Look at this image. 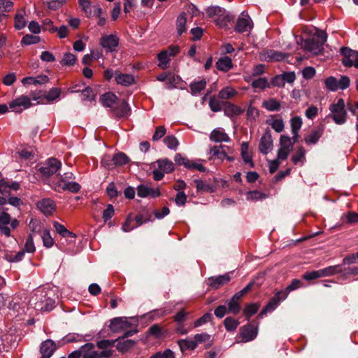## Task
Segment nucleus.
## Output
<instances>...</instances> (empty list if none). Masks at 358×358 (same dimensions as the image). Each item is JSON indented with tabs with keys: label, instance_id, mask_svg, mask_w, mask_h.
Listing matches in <instances>:
<instances>
[{
	"label": "nucleus",
	"instance_id": "obj_7",
	"mask_svg": "<svg viewBox=\"0 0 358 358\" xmlns=\"http://www.w3.org/2000/svg\"><path fill=\"white\" fill-rule=\"evenodd\" d=\"M343 58L342 62L345 66H355L358 69V52L348 48H342L341 50Z\"/></svg>",
	"mask_w": 358,
	"mask_h": 358
},
{
	"label": "nucleus",
	"instance_id": "obj_18",
	"mask_svg": "<svg viewBox=\"0 0 358 358\" xmlns=\"http://www.w3.org/2000/svg\"><path fill=\"white\" fill-rule=\"evenodd\" d=\"M272 146L273 141L271 134L268 133L264 134L262 136L259 145L260 152L266 155L271 150Z\"/></svg>",
	"mask_w": 358,
	"mask_h": 358
},
{
	"label": "nucleus",
	"instance_id": "obj_46",
	"mask_svg": "<svg viewBox=\"0 0 358 358\" xmlns=\"http://www.w3.org/2000/svg\"><path fill=\"white\" fill-rule=\"evenodd\" d=\"M135 345V341L131 339L119 341L117 345V350L124 352L131 348Z\"/></svg>",
	"mask_w": 358,
	"mask_h": 358
},
{
	"label": "nucleus",
	"instance_id": "obj_6",
	"mask_svg": "<svg viewBox=\"0 0 358 358\" xmlns=\"http://www.w3.org/2000/svg\"><path fill=\"white\" fill-rule=\"evenodd\" d=\"M292 148V138L287 136H282L280 139V148L278 150L277 158L280 161L285 160Z\"/></svg>",
	"mask_w": 358,
	"mask_h": 358
},
{
	"label": "nucleus",
	"instance_id": "obj_58",
	"mask_svg": "<svg viewBox=\"0 0 358 358\" xmlns=\"http://www.w3.org/2000/svg\"><path fill=\"white\" fill-rule=\"evenodd\" d=\"M50 31L53 33L57 31L58 36L60 38H64L67 36L69 33V29L66 26H61L59 29L55 27H52L50 29Z\"/></svg>",
	"mask_w": 358,
	"mask_h": 358
},
{
	"label": "nucleus",
	"instance_id": "obj_3",
	"mask_svg": "<svg viewBox=\"0 0 358 358\" xmlns=\"http://www.w3.org/2000/svg\"><path fill=\"white\" fill-rule=\"evenodd\" d=\"M258 334V328L253 324L243 326L240 328L237 343H248L254 340Z\"/></svg>",
	"mask_w": 358,
	"mask_h": 358
},
{
	"label": "nucleus",
	"instance_id": "obj_32",
	"mask_svg": "<svg viewBox=\"0 0 358 358\" xmlns=\"http://www.w3.org/2000/svg\"><path fill=\"white\" fill-rule=\"evenodd\" d=\"M59 188L62 190H69L73 193H76L80 189V185L76 182L66 181L63 180V182L59 183Z\"/></svg>",
	"mask_w": 358,
	"mask_h": 358
},
{
	"label": "nucleus",
	"instance_id": "obj_38",
	"mask_svg": "<svg viewBox=\"0 0 358 358\" xmlns=\"http://www.w3.org/2000/svg\"><path fill=\"white\" fill-rule=\"evenodd\" d=\"M321 278L331 276L336 273H339L341 272V268L339 265L331 266L323 269L320 270Z\"/></svg>",
	"mask_w": 358,
	"mask_h": 358
},
{
	"label": "nucleus",
	"instance_id": "obj_45",
	"mask_svg": "<svg viewBox=\"0 0 358 358\" xmlns=\"http://www.w3.org/2000/svg\"><path fill=\"white\" fill-rule=\"evenodd\" d=\"M322 134V131L321 130L313 131L305 138V141L307 144H315Z\"/></svg>",
	"mask_w": 358,
	"mask_h": 358
},
{
	"label": "nucleus",
	"instance_id": "obj_29",
	"mask_svg": "<svg viewBox=\"0 0 358 358\" xmlns=\"http://www.w3.org/2000/svg\"><path fill=\"white\" fill-rule=\"evenodd\" d=\"M55 350V343L51 340H46L41 345V353L45 357H50Z\"/></svg>",
	"mask_w": 358,
	"mask_h": 358
},
{
	"label": "nucleus",
	"instance_id": "obj_50",
	"mask_svg": "<svg viewBox=\"0 0 358 358\" xmlns=\"http://www.w3.org/2000/svg\"><path fill=\"white\" fill-rule=\"evenodd\" d=\"M251 85L253 88L260 90H264L269 87L268 80L266 78H260L254 80Z\"/></svg>",
	"mask_w": 358,
	"mask_h": 358
},
{
	"label": "nucleus",
	"instance_id": "obj_31",
	"mask_svg": "<svg viewBox=\"0 0 358 358\" xmlns=\"http://www.w3.org/2000/svg\"><path fill=\"white\" fill-rule=\"evenodd\" d=\"M217 68L224 72L229 71L232 67V61L227 56L222 57L216 62Z\"/></svg>",
	"mask_w": 358,
	"mask_h": 358
},
{
	"label": "nucleus",
	"instance_id": "obj_43",
	"mask_svg": "<svg viewBox=\"0 0 358 358\" xmlns=\"http://www.w3.org/2000/svg\"><path fill=\"white\" fill-rule=\"evenodd\" d=\"M178 345L182 351L194 350L196 348V342L194 340L181 339L178 341Z\"/></svg>",
	"mask_w": 358,
	"mask_h": 358
},
{
	"label": "nucleus",
	"instance_id": "obj_5",
	"mask_svg": "<svg viewBox=\"0 0 358 358\" xmlns=\"http://www.w3.org/2000/svg\"><path fill=\"white\" fill-rule=\"evenodd\" d=\"M350 83V78L346 76H342L339 80L330 76L324 80L326 87L333 92L338 90H345L349 87Z\"/></svg>",
	"mask_w": 358,
	"mask_h": 358
},
{
	"label": "nucleus",
	"instance_id": "obj_37",
	"mask_svg": "<svg viewBox=\"0 0 358 358\" xmlns=\"http://www.w3.org/2000/svg\"><path fill=\"white\" fill-rule=\"evenodd\" d=\"M169 57L170 56L169 55L168 50H163L159 52L157 55L159 60L158 66L162 69H166L169 66V63L170 61Z\"/></svg>",
	"mask_w": 358,
	"mask_h": 358
},
{
	"label": "nucleus",
	"instance_id": "obj_35",
	"mask_svg": "<svg viewBox=\"0 0 358 358\" xmlns=\"http://www.w3.org/2000/svg\"><path fill=\"white\" fill-rule=\"evenodd\" d=\"M233 20V16L229 13H226L225 10L223 9L222 13L220 14L215 20V23L217 26L220 27H227L228 22H231Z\"/></svg>",
	"mask_w": 358,
	"mask_h": 358
},
{
	"label": "nucleus",
	"instance_id": "obj_30",
	"mask_svg": "<svg viewBox=\"0 0 358 358\" xmlns=\"http://www.w3.org/2000/svg\"><path fill=\"white\" fill-rule=\"evenodd\" d=\"M249 145L247 142H243L241 145V155L245 163L249 164L251 168L254 167L252 156L248 152Z\"/></svg>",
	"mask_w": 358,
	"mask_h": 358
},
{
	"label": "nucleus",
	"instance_id": "obj_19",
	"mask_svg": "<svg viewBox=\"0 0 358 358\" xmlns=\"http://www.w3.org/2000/svg\"><path fill=\"white\" fill-rule=\"evenodd\" d=\"M115 79L118 85L129 86L134 83V78L131 74L122 73L119 71L115 72Z\"/></svg>",
	"mask_w": 358,
	"mask_h": 358
},
{
	"label": "nucleus",
	"instance_id": "obj_60",
	"mask_svg": "<svg viewBox=\"0 0 358 358\" xmlns=\"http://www.w3.org/2000/svg\"><path fill=\"white\" fill-rule=\"evenodd\" d=\"M39 42V37L31 34L25 35L22 39V43L25 45L36 44Z\"/></svg>",
	"mask_w": 358,
	"mask_h": 358
},
{
	"label": "nucleus",
	"instance_id": "obj_53",
	"mask_svg": "<svg viewBox=\"0 0 358 358\" xmlns=\"http://www.w3.org/2000/svg\"><path fill=\"white\" fill-rule=\"evenodd\" d=\"M228 311L234 315L238 314L241 310V306L239 302L238 301L234 300V299H231L228 303Z\"/></svg>",
	"mask_w": 358,
	"mask_h": 358
},
{
	"label": "nucleus",
	"instance_id": "obj_59",
	"mask_svg": "<svg viewBox=\"0 0 358 358\" xmlns=\"http://www.w3.org/2000/svg\"><path fill=\"white\" fill-rule=\"evenodd\" d=\"M102 9L99 5L94 6V13L92 15H95L99 18L98 24L103 26L105 24L106 19L101 17Z\"/></svg>",
	"mask_w": 358,
	"mask_h": 358
},
{
	"label": "nucleus",
	"instance_id": "obj_55",
	"mask_svg": "<svg viewBox=\"0 0 358 358\" xmlns=\"http://www.w3.org/2000/svg\"><path fill=\"white\" fill-rule=\"evenodd\" d=\"M151 215L148 214V213H141L136 216L135 221L136 222V226L138 227L143 224V223H145L147 222L151 221Z\"/></svg>",
	"mask_w": 358,
	"mask_h": 358
},
{
	"label": "nucleus",
	"instance_id": "obj_63",
	"mask_svg": "<svg viewBox=\"0 0 358 358\" xmlns=\"http://www.w3.org/2000/svg\"><path fill=\"white\" fill-rule=\"evenodd\" d=\"M209 106L212 111L218 112L221 110V103L220 101L215 96L211 97L209 101Z\"/></svg>",
	"mask_w": 358,
	"mask_h": 358
},
{
	"label": "nucleus",
	"instance_id": "obj_26",
	"mask_svg": "<svg viewBox=\"0 0 358 358\" xmlns=\"http://www.w3.org/2000/svg\"><path fill=\"white\" fill-rule=\"evenodd\" d=\"M261 56L264 59L268 61H280L285 57L282 52L273 50H266Z\"/></svg>",
	"mask_w": 358,
	"mask_h": 358
},
{
	"label": "nucleus",
	"instance_id": "obj_21",
	"mask_svg": "<svg viewBox=\"0 0 358 358\" xmlns=\"http://www.w3.org/2000/svg\"><path fill=\"white\" fill-rule=\"evenodd\" d=\"M82 358H99L98 352L94 350V345L91 343L81 346Z\"/></svg>",
	"mask_w": 358,
	"mask_h": 358
},
{
	"label": "nucleus",
	"instance_id": "obj_62",
	"mask_svg": "<svg viewBox=\"0 0 358 358\" xmlns=\"http://www.w3.org/2000/svg\"><path fill=\"white\" fill-rule=\"evenodd\" d=\"M13 7V3L9 0H1L0 1V12H10Z\"/></svg>",
	"mask_w": 358,
	"mask_h": 358
},
{
	"label": "nucleus",
	"instance_id": "obj_12",
	"mask_svg": "<svg viewBox=\"0 0 358 358\" xmlns=\"http://www.w3.org/2000/svg\"><path fill=\"white\" fill-rule=\"evenodd\" d=\"M9 106L10 108L15 111H21L31 106V99L27 96L22 95L11 101Z\"/></svg>",
	"mask_w": 358,
	"mask_h": 358
},
{
	"label": "nucleus",
	"instance_id": "obj_4",
	"mask_svg": "<svg viewBox=\"0 0 358 358\" xmlns=\"http://www.w3.org/2000/svg\"><path fill=\"white\" fill-rule=\"evenodd\" d=\"M332 117L336 124H341L346 121L347 113L345 110V102L343 99H338L336 103L330 107Z\"/></svg>",
	"mask_w": 358,
	"mask_h": 358
},
{
	"label": "nucleus",
	"instance_id": "obj_2",
	"mask_svg": "<svg viewBox=\"0 0 358 358\" xmlns=\"http://www.w3.org/2000/svg\"><path fill=\"white\" fill-rule=\"evenodd\" d=\"M152 174L155 180H161L165 173H169L174 170V164L168 159H160L152 164Z\"/></svg>",
	"mask_w": 358,
	"mask_h": 358
},
{
	"label": "nucleus",
	"instance_id": "obj_56",
	"mask_svg": "<svg viewBox=\"0 0 358 358\" xmlns=\"http://www.w3.org/2000/svg\"><path fill=\"white\" fill-rule=\"evenodd\" d=\"M61 94V90L59 88H52L49 90L48 93L45 96V99L48 101L51 102L59 98Z\"/></svg>",
	"mask_w": 358,
	"mask_h": 358
},
{
	"label": "nucleus",
	"instance_id": "obj_47",
	"mask_svg": "<svg viewBox=\"0 0 358 358\" xmlns=\"http://www.w3.org/2000/svg\"><path fill=\"white\" fill-rule=\"evenodd\" d=\"M41 234L43 245L46 248L52 247L53 245L54 241L50 236V231L47 229H44Z\"/></svg>",
	"mask_w": 358,
	"mask_h": 358
},
{
	"label": "nucleus",
	"instance_id": "obj_44",
	"mask_svg": "<svg viewBox=\"0 0 358 358\" xmlns=\"http://www.w3.org/2000/svg\"><path fill=\"white\" fill-rule=\"evenodd\" d=\"M206 86V81L205 79H201L199 81L194 82L190 85V90L192 94L195 95L203 90Z\"/></svg>",
	"mask_w": 358,
	"mask_h": 358
},
{
	"label": "nucleus",
	"instance_id": "obj_22",
	"mask_svg": "<svg viewBox=\"0 0 358 358\" xmlns=\"http://www.w3.org/2000/svg\"><path fill=\"white\" fill-rule=\"evenodd\" d=\"M189 20L187 17V13H181L176 20V30L177 34L181 36L183 33L186 32V24Z\"/></svg>",
	"mask_w": 358,
	"mask_h": 358
},
{
	"label": "nucleus",
	"instance_id": "obj_51",
	"mask_svg": "<svg viewBox=\"0 0 358 358\" xmlns=\"http://www.w3.org/2000/svg\"><path fill=\"white\" fill-rule=\"evenodd\" d=\"M27 22L22 13H18L15 16V28L20 30L26 26Z\"/></svg>",
	"mask_w": 358,
	"mask_h": 358
},
{
	"label": "nucleus",
	"instance_id": "obj_27",
	"mask_svg": "<svg viewBox=\"0 0 358 358\" xmlns=\"http://www.w3.org/2000/svg\"><path fill=\"white\" fill-rule=\"evenodd\" d=\"M113 111L119 117H128L130 115V108L124 100H122L118 106L113 107Z\"/></svg>",
	"mask_w": 358,
	"mask_h": 358
},
{
	"label": "nucleus",
	"instance_id": "obj_42",
	"mask_svg": "<svg viewBox=\"0 0 358 358\" xmlns=\"http://www.w3.org/2000/svg\"><path fill=\"white\" fill-rule=\"evenodd\" d=\"M112 161L113 162L115 167V166H123L127 164L129 158L125 154L119 152L112 157Z\"/></svg>",
	"mask_w": 358,
	"mask_h": 358
},
{
	"label": "nucleus",
	"instance_id": "obj_64",
	"mask_svg": "<svg viewBox=\"0 0 358 358\" xmlns=\"http://www.w3.org/2000/svg\"><path fill=\"white\" fill-rule=\"evenodd\" d=\"M150 358H175L174 353L169 349L164 350L163 352H157Z\"/></svg>",
	"mask_w": 358,
	"mask_h": 358
},
{
	"label": "nucleus",
	"instance_id": "obj_52",
	"mask_svg": "<svg viewBox=\"0 0 358 358\" xmlns=\"http://www.w3.org/2000/svg\"><path fill=\"white\" fill-rule=\"evenodd\" d=\"M164 143L171 150H176L178 146V141L173 136H167L164 139Z\"/></svg>",
	"mask_w": 358,
	"mask_h": 358
},
{
	"label": "nucleus",
	"instance_id": "obj_36",
	"mask_svg": "<svg viewBox=\"0 0 358 358\" xmlns=\"http://www.w3.org/2000/svg\"><path fill=\"white\" fill-rule=\"evenodd\" d=\"M54 227L56 231L64 238H71L74 239L76 234L69 231L64 225L55 222H54Z\"/></svg>",
	"mask_w": 358,
	"mask_h": 358
},
{
	"label": "nucleus",
	"instance_id": "obj_23",
	"mask_svg": "<svg viewBox=\"0 0 358 358\" xmlns=\"http://www.w3.org/2000/svg\"><path fill=\"white\" fill-rule=\"evenodd\" d=\"M49 78L45 75H41L38 77H26L22 80L23 85H41L48 83Z\"/></svg>",
	"mask_w": 358,
	"mask_h": 358
},
{
	"label": "nucleus",
	"instance_id": "obj_57",
	"mask_svg": "<svg viewBox=\"0 0 358 358\" xmlns=\"http://www.w3.org/2000/svg\"><path fill=\"white\" fill-rule=\"evenodd\" d=\"M259 309V306L256 303H251L246 306L244 309V314L247 316V319L255 315Z\"/></svg>",
	"mask_w": 358,
	"mask_h": 358
},
{
	"label": "nucleus",
	"instance_id": "obj_9",
	"mask_svg": "<svg viewBox=\"0 0 358 358\" xmlns=\"http://www.w3.org/2000/svg\"><path fill=\"white\" fill-rule=\"evenodd\" d=\"M253 24L248 14L243 12L238 17L235 26V30L238 33L249 31L252 29Z\"/></svg>",
	"mask_w": 358,
	"mask_h": 358
},
{
	"label": "nucleus",
	"instance_id": "obj_40",
	"mask_svg": "<svg viewBox=\"0 0 358 358\" xmlns=\"http://www.w3.org/2000/svg\"><path fill=\"white\" fill-rule=\"evenodd\" d=\"M182 13H187V17L189 21L193 17L200 15L199 9L192 3H189L185 6V10Z\"/></svg>",
	"mask_w": 358,
	"mask_h": 358
},
{
	"label": "nucleus",
	"instance_id": "obj_49",
	"mask_svg": "<svg viewBox=\"0 0 358 358\" xmlns=\"http://www.w3.org/2000/svg\"><path fill=\"white\" fill-rule=\"evenodd\" d=\"M224 324L227 331H233L238 327L239 322L233 317H228L224 320Z\"/></svg>",
	"mask_w": 358,
	"mask_h": 358
},
{
	"label": "nucleus",
	"instance_id": "obj_39",
	"mask_svg": "<svg viewBox=\"0 0 358 358\" xmlns=\"http://www.w3.org/2000/svg\"><path fill=\"white\" fill-rule=\"evenodd\" d=\"M79 4L82 8V10L85 12L87 17L92 16L94 13V6H92L90 0H78Z\"/></svg>",
	"mask_w": 358,
	"mask_h": 358
},
{
	"label": "nucleus",
	"instance_id": "obj_24",
	"mask_svg": "<svg viewBox=\"0 0 358 358\" xmlns=\"http://www.w3.org/2000/svg\"><path fill=\"white\" fill-rule=\"evenodd\" d=\"M224 148H227L228 150H230V148L226 145H214L210 149V154L218 159L224 160L225 157H227V152L224 150Z\"/></svg>",
	"mask_w": 358,
	"mask_h": 358
},
{
	"label": "nucleus",
	"instance_id": "obj_14",
	"mask_svg": "<svg viewBox=\"0 0 358 358\" xmlns=\"http://www.w3.org/2000/svg\"><path fill=\"white\" fill-rule=\"evenodd\" d=\"M37 208L45 215H52L55 209V202L50 199H43L37 203Z\"/></svg>",
	"mask_w": 358,
	"mask_h": 358
},
{
	"label": "nucleus",
	"instance_id": "obj_48",
	"mask_svg": "<svg viewBox=\"0 0 358 358\" xmlns=\"http://www.w3.org/2000/svg\"><path fill=\"white\" fill-rule=\"evenodd\" d=\"M292 134L296 135L302 126V119L299 116H295L290 120Z\"/></svg>",
	"mask_w": 358,
	"mask_h": 358
},
{
	"label": "nucleus",
	"instance_id": "obj_15",
	"mask_svg": "<svg viewBox=\"0 0 358 358\" xmlns=\"http://www.w3.org/2000/svg\"><path fill=\"white\" fill-rule=\"evenodd\" d=\"M137 194L142 198L147 196L156 198L160 196L161 193L158 188L153 189L146 185H141L137 187Z\"/></svg>",
	"mask_w": 358,
	"mask_h": 358
},
{
	"label": "nucleus",
	"instance_id": "obj_10",
	"mask_svg": "<svg viewBox=\"0 0 358 358\" xmlns=\"http://www.w3.org/2000/svg\"><path fill=\"white\" fill-rule=\"evenodd\" d=\"M118 44L119 38L114 34L105 35L100 38V45L107 52L115 51Z\"/></svg>",
	"mask_w": 358,
	"mask_h": 358
},
{
	"label": "nucleus",
	"instance_id": "obj_54",
	"mask_svg": "<svg viewBox=\"0 0 358 358\" xmlns=\"http://www.w3.org/2000/svg\"><path fill=\"white\" fill-rule=\"evenodd\" d=\"M76 57L70 52L66 53L64 55L61 64L63 66H72L76 63Z\"/></svg>",
	"mask_w": 358,
	"mask_h": 358
},
{
	"label": "nucleus",
	"instance_id": "obj_17",
	"mask_svg": "<svg viewBox=\"0 0 358 358\" xmlns=\"http://www.w3.org/2000/svg\"><path fill=\"white\" fill-rule=\"evenodd\" d=\"M231 280L230 275L226 273L224 275H219L215 278L208 279V285L214 289H218L221 286L227 284Z\"/></svg>",
	"mask_w": 358,
	"mask_h": 358
},
{
	"label": "nucleus",
	"instance_id": "obj_61",
	"mask_svg": "<svg viewBox=\"0 0 358 358\" xmlns=\"http://www.w3.org/2000/svg\"><path fill=\"white\" fill-rule=\"evenodd\" d=\"M186 168L188 169H196L201 172L206 171V168L197 161L189 160Z\"/></svg>",
	"mask_w": 358,
	"mask_h": 358
},
{
	"label": "nucleus",
	"instance_id": "obj_34",
	"mask_svg": "<svg viewBox=\"0 0 358 358\" xmlns=\"http://www.w3.org/2000/svg\"><path fill=\"white\" fill-rule=\"evenodd\" d=\"M243 113L241 107L231 103H227L224 108V114L229 117L238 115Z\"/></svg>",
	"mask_w": 358,
	"mask_h": 358
},
{
	"label": "nucleus",
	"instance_id": "obj_25",
	"mask_svg": "<svg viewBox=\"0 0 358 358\" xmlns=\"http://www.w3.org/2000/svg\"><path fill=\"white\" fill-rule=\"evenodd\" d=\"M262 107L271 112L278 111L281 108V103L275 98H268L263 101Z\"/></svg>",
	"mask_w": 358,
	"mask_h": 358
},
{
	"label": "nucleus",
	"instance_id": "obj_13",
	"mask_svg": "<svg viewBox=\"0 0 358 358\" xmlns=\"http://www.w3.org/2000/svg\"><path fill=\"white\" fill-rule=\"evenodd\" d=\"M209 138L211 141L215 143H228L231 141L229 135L220 127L213 129L210 132Z\"/></svg>",
	"mask_w": 358,
	"mask_h": 358
},
{
	"label": "nucleus",
	"instance_id": "obj_28",
	"mask_svg": "<svg viewBox=\"0 0 358 358\" xmlns=\"http://www.w3.org/2000/svg\"><path fill=\"white\" fill-rule=\"evenodd\" d=\"M117 100L116 95L112 92L106 93L100 97V101L103 106L113 108Z\"/></svg>",
	"mask_w": 358,
	"mask_h": 358
},
{
	"label": "nucleus",
	"instance_id": "obj_11",
	"mask_svg": "<svg viewBox=\"0 0 358 358\" xmlns=\"http://www.w3.org/2000/svg\"><path fill=\"white\" fill-rule=\"evenodd\" d=\"M301 47L306 51L315 55L319 54L323 49V45L316 38H308L301 41Z\"/></svg>",
	"mask_w": 358,
	"mask_h": 358
},
{
	"label": "nucleus",
	"instance_id": "obj_33",
	"mask_svg": "<svg viewBox=\"0 0 358 358\" xmlns=\"http://www.w3.org/2000/svg\"><path fill=\"white\" fill-rule=\"evenodd\" d=\"M238 92L231 86H227L222 89L219 94L218 98L221 99H230L236 96Z\"/></svg>",
	"mask_w": 358,
	"mask_h": 358
},
{
	"label": "nucleus",
	"instance_id": "obj_1",
	"mask_svg": "<svg viewBox=\"0 0 358 358\" xmlns=\"http://www.w3.org/2000/svg\"><path fill=\"white\" fill-rule=\"evenodd\" d=\"M29 304L36 312H45L55 308V301L43 291H37L31 298Z\"/></svg>",
	"mask_w": 358,
	"mask_h": 358
},
{
	"label": "nucleus",
	"instance_id": "obj_8",
	"mask_svg": "<svg viewBox=\"0 0 358 358\" xmlns=\"http://www.w3.org/2000/svg\"><path fill=\"white\" fill-rule=\"evenodd\" d=\"M61 167L60 161L55 158H50L40 168V171L44 176L48 177L55 173Z\"/></svg>",
	"mask_w": 358,
	"mask_h": 358
},
{
	"label": "nucleus",
	"instance_id": "obj_41",
	"mask_svg": "<svg viewBox=\"0 0 358 358\" xmlns=\"http://www.w3.org/2000/svg\"><path fill=\"white\" fill-rule=\"evenodd\" d=\"M29 227L31 230L30 234H33V237L37 234H41L43 230L41 222L36 219L30 220Z\"/></svg>",
	"mask_w": 358,
	"mask_h": 358
},
{
	"label": "nucleus",
	"instance_id": "obj_20",
	"mask_svg": "<svg viewBox=\"0 0 358 358\" xmlns=\"http://www.w3.org/2000/svg\"><path fill=\"white\" fill-rule=\"evenodd\" d=\"M266 124L270 125L273 130L276 132L280 133L283 131L285 128V124L281 118H277L274 115H270L266 121Z\"/></svg>",
	"mask_w": 358,
	"mask_h": 358
},
{
	"label": "nucleus",
	"instance_id": "obj_16",
	"mask_svg": "<svg viewBox=\"0 0 358 358\" xmlns=\"http://www.w3.org/2000/svg\"><path fill=\"white\" fill-rule=\"evenodd\" d=\"M130 327L126 317H115L110 321V329L113 332H120Z\"/></svg>",
	"mask_w": 358,
	"mask_h": 358
}]
</instances>
